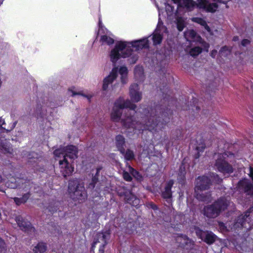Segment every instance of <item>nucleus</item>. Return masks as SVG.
Returning a JSON list of instances; mask_svg holds the SVG:
<instances>
[{
  "instance_id": "obj_1",
  "label": "nucleus",
  "mask_w": 253,
  "mask_h": 253,
  "mask_svg": "<svg viewBox=\"0 0 253 253\" xmlns=\"http://www.w3.org/2000/svg\"><path fill=\"white\" fill-rule=\"evenodd\" d=\"M136 105L130 100H125L120 97L114 103L111 115V119L115 122L121 121L122 126L126 128H132L141 130L148 129L152 132H158L164 129L166 123L161 121L156 109H152L146 117H141L142 121L136 120L138 113L135 111Z\"/></svg>"
},
{
  "instance_id": "obj_2",
  "label": "nucleus",
  "mask_w": 253,
  "mask_h": 253,
  "mask_svg": "<svg viewBox=\"0 0 253 253\" xmlns=\"http://www.w3.org/2000/svg\"><path fill=\"white\" fill-rule=\"evenodd\" d=\"M148 46V40L147 38L131 42H120L116 43L115 47L112 50L110 53L111 60L115 64L121 57L126 58L131 56L128 61L130 63L134 64L137 60L138 57L133 52L131 47L138 50Z\"/></svg>"
},
{
  "instance_id": "obj_3",
  "label": "nucleus",
  "mask_w": 253,
  "mask_h": 253,
  "mask_svg": "<svg viewBox=\"0 0 253 253\" xmlns=\"http://www.w3.org/2000/svg\"><path fill=\"white\" fill-rule=\"evenodd\" d=\"M175 3H178L186 7L188 10H193L195 6L207 12H214L218 8L216 3H210L207 0H198L196 3L192 0H172Z\"/></svg>"
},
{
  "instance_id": "obj_4",
  "label": "nucleus",
  "mask_w": 253,
  "mask_h": 253,
  "mask_svg": "<svg viewBox=\"0 0 253 253\" xmlns=\"http://www.w3.org/2000/svg\"><path fill=\"white\" fill-rule=\"evenodd\" d=\"M229 201L225 197H221L213 204L207 206L204 209V214L209 218H215L220 213L227 209Z\"/></svg>"
},
{
  "instance_id": "obj_5",
  "label": "nucleus",
  "mask_w": 253,
  "mask_h": 253,
  "mask_svg": "<svg viewBox=\"0 0 253 253\" xmlns=\"http://www.w3.org/2000/svg\"><path fill=\"white\" fill-rule=\"evenodd\" d=\"M68 189L71 197L74 200L83 201L87 198L84 184L77 179L69 181Z\"/></svg>"
},
{
  "instance_id": "obj_6",
  "label": "nucleus",
  "mask_w": 253,
  "mask_h": 253,
  "mask_svg": "<svg viewBox=\"0 0 253 253\" xmlns=\"http://www.w3.org/2000/svg\"><path fill=\"white\" fill-rule=\"evenodd\" d=\"M215 163L214 168L224 174L230 173L233 172L232 166L225 160L224 155L218 154L214 156Z\"/></svg>"
},
{
  "instance_id": "obj_7",
  "label": "nucleus",
  "mask_w": 253,
  "mask_h": 253,
  "mask_svg": "<svg viewBox=\"0 0 253 253\" xmlns=\"http://www.w3.org/2000/svg\"><path fill=\"white\" fill-rule=\"evenodd\" d=\"M110 234L108 231L98 233L94 238L92 248H94L97 244H100L99 253H104V247L107 244L108 241L110 239Z\"/></svg>"
},
{
  "instance_id": "obj_8",
  "label": "nucleus",
  "mask_w": 253,
  "mask_h": 253,
  "mask_svg": "<svg viewBox=\"0 0 253 253\" xmlns=\"http://www.w3.org/2000/svg\"><path fill=\"white\" fill-rule=\"evenodd\" d=\"M195 232L199 238L209 245L213 244L217 239L216 236L211 231H204L197 228L196 229Z\"/></svg>"
},
{
  "instance_id": "obj_9",
  "label": "nucleus",
  "mask_w": 253,
  "mask_h": 253,
  "mask_svg": "<svg viewBox=\"0 0 253 253\" xmlns=\"http://www.w3.org/2000/svg\"><path fill=\"white\" fill-rule=\"evenodd\" d=\"M118 194L120 196H125L126 202L130 205L136 206L139 204V200L130 190L123 188V191L119 192Z\"/></svg>"
},
{
  "instance_id": "obj_10",
  "label": "nucleus",
  "mask_w": 253,
  "mask_h": 253,
  "mask_svg": "<svg viewBox=\"0 0 253 253\" xmlns=\"http://www.w3.org/2000/svg\"><path fill=\"white\" fill-rule=\"evenodd\" d=\"M211 180L206 176L199 177L196 180L195 191L198 192V190L201 191L207 190L211 184Z\"/></svg>"
},
{
  "instance_id": "obj_11",
  "label": "nucleus",
  "mask_w": 253,
  "mask_h": 253,
  "mask_svg": "<svg viewBox=\"0 0 253 253\" xmlns=\"http://www.w3.org/2000/svg\"><path fill=\"white\" fill-rule=\"evenodd\" d=\"M60 171L62 175L66 177L71 175L74 171V168L72 167L65 158L63 160L59 161Z\"/></svg>"
},
{
  "instance_id": "obj_12",
  "label": "nucleus",
  "mask_w": 253,
  "mask_h": 253,
  "mask_svg": "<svg viewBox=\"0 0 253 253\" xmlns=\"http://www.w3.org/2000/svg\"><path fill=\"white\" fill-rule=\"evenodd\" d=\"M139 90L138 85L136 84H132L129 87V96L134 102H138L142 98V93Z\"/></svg>"
},
{
  "instance_id": "obj_13",
  "label": "nucleus",
  "mask_w": 253,
  "mask_h": 253,
  "mask_svg": "<svg viewBox=\"0 0 253 253\" xmlns=\"http://www.w3.org/2000/svg\"><path fill=\"white\" fill-rule=\"evenodd\" d=\"M250 212H246L244 214H241L238 217V218L233 225L234 229L241 228L246 227V223H249L250 221L249 217Z\"/></svg>"
},
{
  "instance_id": "obj_14",
  "label": "nucleus",
  "mask_w": 253,
  "mask_h": 253,
  "mask_svg": "<svg viewBox=\"0 0 253 253\" xmlns=\"http://www.w3.org/2000/svg\"><path fill=\"white\" fill-rule=\"evenodd\" d=\"M15 221L20 228L24 231H34V229L32 227L30 222L27 220L24 219L21 216H18L15 217Z\"/></svg>"
},
{
  "instance_id": "obj_15",
  "label": "nucleus",
  "mask_w": 253,
  "mask_h": 253,
  "mask_svg": "<svg viewBox=\"0 0 253 253\" xmlns=\"http://www.w3.org/2000/svg\"><path fill=\"white\" fill-rule=\"evenodd\" d=\"M176 240L181 247L187 249L191 248L193 246V241L184 235L177 236Z\"/></svg>"
},
{
  "instance_id": "obj_16",
  "label": "nucleus",
  "mask_w": 253,
  "mask_h": 253,
  "mask_svg": "<svg viewBox=\"0 0 253 253\" xmlns=\"http://www.w3.org/2000/svg\"><path fill=\"white\" fill-rule=\"evenodd\" d=\"M118 75V68L114 67L110 75L103 80L102 88L104 90L107 89L108 85L111 84L117 78Z\"/></svg>"
},
{
  "instance_id": "obj_17",
  "label": "nucleus",
  "mask_w": 253,
  "mask_h": 253,
  "mask_svg": "<svg viewBox=\"0 0 253 253\" xmlns=\"http://www.w3.org/2000/svg\"><path fill=\"white\" fill-rule=\"evenodd\" d=\"M173 184L172 180H169L165 188L164 191L162 192V197L166 200L168 203H171V198L172 196L171 187Z\"/></svg>"
},
{
  "instance_id": "obj_18",
  "label": "nucleus",
  "mask_w": 253,
  "mask_h": 253,
  "mask_svg": "<svg viewBox=\"0 0 253 253\" xmlns=\"http://www.w3.org/2000/svg\"><path fill=\"white\" fill-rule=\"evenodd\" d=\"M65 152V158L69 157L71 159H74L77 157L78 149L74 145H69L64 147Z\"/></svg>"
},
{
  "instance_id": "obj_19",
  "label": "nucleus",
  "mask_w": 253,
  "mask_h": 253,
  "mask_svg": "<svg viewBox=\"0 0 253 253\" xmlns=\"http://www.w3.org/2000/svg\"><path fill=\"white\" fill-rule=\"evenodd\" d=\"M19 183V189L25 191L29 190L33 185V183L30 180L24 178H17L16 181Z\"/></svg>"
},
{
  "instance_id": "obj_20",
  "label": "nucleus",
  "mask_w": 253,
  "mask_h": 253,
  "mask_svg": "<svg viewBox=\"0 0 253 253\" xmlns=\"http://www.w3.org/2000/svg\"><path fill=\"white\" fill-rule=\"evenodd\" d=\"M240 185L244 189L245 192L248 195H253V183L248 180L245 179L240 182Z\"/></svg>"
},
{
  "instance_id": "obj_21",
  "label": "nucleus",
  "mask_w": 253,
  "mask_h": 253,
  "mask_svg": "<svg viewBox=\"0 0 253 253\" xmlns=\"http://www.w3.org/2000/svg\"><path fill=\"white\" fill-rule=\"evenodd\" d=\"M126 144L125 138L121 135H118L116 137V145L121 154L125 153V146Z\"/></svg>"
},
{
  "instance_id": "obj_22",
  "label": "nucleus",
  "mask_w": 253,
  "mask_h": 253,
  "mask_svg": "<svg viewBox=\"0 0 253 253\" xmlns=\"http://www.w3.org/2000/svg\"><path fill=\"white\" fill-rule=\"evenodd\" d=\"M160 26L159 22L157 29L153 34L152 40L153 42V44L155 45L160 44L163 39L162 35L161 34Z\"/></svg>"
},
{
  "instance_id": "obj_23",
  "label": "nucleus",
  "mask_w": 253,
  "mask_h": 253,
  "mask_svg": "<svg viewBox=\"0 0 253 253\" xmlns=\"http://www.w3.org/2000/svg\"><path fill=\"white\" fill-rule=\"evenodd\" d=\"M195 192L196 193V197L199 201L207 202L211 201V195L210 193H204V191H200V190H198V192Z\"/></svg>"
},
{
  "instance_id": "obj_24",
  "label": "nucleus",
  "mask_w": 253,
  "mask_h": 253,
  "mask_svg": "<svg viewBox=\"0 0 253 253\" xmlns=\"http://www.w3.org/2000/svg\"><path fill=\"white\" fill-rule=\"evenodd\" d=\"M47 250V246L43 242H39L33 246V252L34 253H44Z\"/></svg>"
},
{
  "instance_id": "obj_25",
  "label": "nucleus",
  "mask_w": 253,
  "mask_h": 253,
  "mask_svg": "<svg viewBox=\"0 0 253 253\" xmlns=\"http://www.w3.org/2000/svg\"><path fill=\"white\" fill-rule=\"evenodd\" d=\"M101 169L102 167H98L96 169L95 175L92 176L91 181L88 184V188L93 189L95 187V184L98 180V173Z\"/></svg>"
},
{
  "instance_id": "obj_26",
  "label": "nucleus",
  "mask_w": 253,
  "mask_h": 253,
  "mask_svg": "<svg viewBox=\"0 0 253 253\" xmlns=\"http://www.w3.org/2000/svg\"><path fill=\"white\" fill-rule=\"evenodd\" d=\"M30 195V193L27 192L24 194L21 198L15 197L13 198V200L17 205H20L22 204L25 203L29 198Z\"/></svg>"
},
{
  "instance_id": "obj_27",
  "label": "nucleus",
  "mask_w": 253,
  "mask_h": 253,
  "mask_svg": "<svg viewBox=\"0 0 253 253\" xmlns=\"http://www.w3.org/2000/svg\"><path fill=\"white\" fill-rule=\"evenodd\" d=\"M119 73L121 75V80L123 84L126 83L127 69L126 67H121L119 69Z\"/></svg>"
},
{
  "instance_id": "obj_28",
  "label": "nucleus",
  "mask_w": 253,
  "mask_h": 253,
  "mask_svg": "<svg viewBox=\"0 0 253 253\" xmlns=\"http://www.w3.org/2000/svg\"><path fill=\"white\" fill-rule=\"evenodd\" d=\"M126 161H131L134 158V154L133 151L128 149L126 151L125 150V153L122 154Z\"/></svg>"
},
{
  "instance_id": "obj_29",
  "label": "nucleus",
  "mask_w": 253,
  "mask_h": 253,
  "mask_svg": "<svg viewBox=\"0 0 253 253\" xmlns=\"http://www.w3.org/2000/svg\"><path fill=\"white\" fill-rule=\"evenodd\" d=\"M60 205V204L59 202H55L53 203L50 204L47 209L49 212H50L51 213H54L57 211L58 210H59V207Z\"/></svg>"
},
{
  "instance_id": "obj_30",
  "label": "nucleus",
  "mask_w": 253,
  "mask_h": 253,
  "mask_svg": "<svg viewBox=\"0 0 253 253\" xmlns=\"http://www.w3.org/2000/svg\"><path fill=\"white\" fill-rule=\"evenodd\" d=\"M17 180V179H11L10 180H8L6 183V185L8 188H11V189H15V188H18L19 189V183H18V182L16 181Z\"/></svg>"
},
{
  "instance_id": "obj_31",
  "label": "nucleus",
  "mask_w": 253,
  "mask_h": 253,
  "mask_svg": "<svg viewBox=\"0 0 253 253\" xmlns=\"http://www.w3.org/2000/svg\"><path fill=\"white\" fill-rule=\"evenodd\" d=\"M100 41L102 43H106L108 45L112 44L114 42V40L113 38L107 36L106 35H102L101 36Z\"/></svg>"
},
{
  "instance_id": "obj_32",
  "label": "nucleus",
  "mask_w": 253,
  "mask_h": 253,
  "mask_svg": "<svg viewBox=\"0 0 253 253\" xmlns=\"http://www.w3.org/2000/svg\"><path fill=\"white\" fill-rule=\"evenodd\" d=\"M177 28L179 31H182L185 26V21L181 17H178L176 19Z\"/></svg>"
},
{
  "instance_id": "obj_33",
  "label": "nucleus",
  "mask_w": 253,
  "mask_h": 253,
  "mask_svg": "<svg viewBox=\"0 0 253 253\" xmlns=\"http://www.w3.org/2000/svg\"><path fill=\"white\" fill-rule=\"evenodd\" d=\"M53 154L54 156L56 157H61V156H62L64 158V159L65 158V152L64 151V147L56 149L54 151Z\"/></svg>"
},
{
  "instance_id": "obj_34",
  "label": "nucleus",
  "mask_w": 253,
  "mask_h": 253,
  "mask_svg": "<svg viewBox=\"0 0 253 253\" xmlns=\"http://www.w3.org/2000/svg\"><path fill=\"white\" fill-rule=\"evenodd\" d=\"M202 51V49L198 46L192 48L190 50V54L193 57L199 55Z\"/></svg>"
},
{
  "instance_id": "obj_35",
  "label": "nucleus",
  "mask_w": 253,
  "mask_h": 253,
  "mask_svg": "<svg viewBox=\"0 0 253 253\" xmlns=\"http://www.w3.org/2000/svg\"><path fill=\"white\" fill-rule=\"evenodd\" d=\"M193 21L204 26L207 30H209L210 29V28L207 25L206 21L204 20V19L201 18H194L193 19Z\"/></svg>"
},
{
  "instance_id": "obj_36",
  "label": "nucleus",
  "mask_w": 253,
  "mask_h": 253,
  "mask_svg": "<svg viewBox=\"0 0 253 253\" xmlns=\"http://www.w3.org/2000/svg\"><path fill=\"white\" fill-rule=\"evenodd\" d=\"M127 166V170L129 173H130L134 177L138 179L139 177H140L139 172L135 170L133 168H132L130 165H128V164H126Z\"/></svg>"
},
{
  "instance_id": "obj_37",
  "label": "nucleus",
  "mask_w": 253,
  "mask_h": 253,
  "mask_svg": "<svg viewBox=\"0 0 253 253\" xmlns=\"http://www.w3.org/2000/svg\"><path fill=\"white\" fill-rule=\"evenodd\" d=\"M231 52V49L227 46L222 47L219 51V53L221 56H226Z\"/></svg>"
},
{
  "instance_id": "obj_38",
  "label": "nucleus",
  "mask_w": 253,
  "mask_h": 253,
  "mask_svg": "<svg viewBox=\"0 0 253 253\" xmlns=\"http://www.w3.org/2000/svg\"><path fill=\"white\" fill-rule=\"evenodd\" d=\"M185 37L186 38H187L188 37H190L191 38H194L196 33V32L192 30H188L184 33Z\"/></svg>"
},
{
  "instance_id": "obj_39",
  "label": "nucleus",
  "mask_w": 253,
  "mask_h": 253,
  "mask_svg": "<svg viewBox=\"0 0 253 253\" xmlns=\"http://www.w3.org/2000/svg\"><path fill=\"white\" fill-rule=\"evenodd\" d=\"M123 177L127 181H130L132 179V177L130 176V174L129 173L128 171H124L123 172Z\"/></svg>"
},
{
  "instance_id": "obj_40",
  "label": "nucleus",
  "mask_w": 253,
  "mask_h": 253,
  "mask_svg": "<svg viewBox=\"0 0 253 253\" xmlns=\"http://www.w3.org/2000/svg\"><path fill=\"white\" fill-rule=\"evenodd\" d=\"M6 251V245L4 241L0 238V253Z\"/></svg>"
},
{
  "instance_id": "obj_41",
  "label": "nucleus",
  "mask_w": 253,
  "mask_h": 253,
  "mask_svg": "<svg viewBox=\"0 0 253 253\" xmlns=\"http://www.w3.org/2000/svg\"><path fill=\"white\" fill-rule=\"evenodd\" d=\"M211 177H213V178L212 179V180H214L215 181V182H216L217 183H219L222 181V179L219 178L218 177V175L216 174L212 173V175L211 176Z\"/></svg>"
},
{
  "instance_id": "obj_42",
  "label": "nucleus",
  "mask_w": 253,
  "mask_h": 253,
  "mask_svg": "<svg viewBox=\"0 0 253 253\" xmlns=\"http://www.w3.org/2000/svg\"><path fill=\"white\" fill-rule=\"evenodd\" d=\"M219 227L220 229L222 231H226L227 230L226 227L223 222L219 223Z\"/></svg>"
},
{
  "instance_id": "obj_43",
  "label": "nucleus",
  "mask_w": 253,
  "mask_h": 253,
  "mask_svg": "<svg viewBox=\"0 0 253 253\" xmlns=\"http://www.w3.org/2000/svg\"><path fill=\"white\" fill-rule=\"evenodd\" d=\"M2 148L3 149V152L5 153L12 154V149L10 147L6 148L3 146Z\"/></svg>"
},
{
  "instance_id": "obj_44",
  "label": "nucleus",
  "mask_w": 253,
  "mask_h": 253,
  "mask_svg": "<svg viewBox=\"0 0 253 253\" xmlns=\"http://www.w3.org/2000/svg\"><path fill=\"white\" fill-rule=\"evenodd\" d=\"M205 148V146L202 144L201 146H198L197 147V150L198 151V153L200 152H202Z\"/></svg>"
},
{
  "instance_id": "obj_45",
  "label": "nucleus",
  "mask_w": 253,
  "mask_h": 253,
  "mask_svg": "<svg viewBox=\"0 0 253 253\" xmlns=\"http://www.w3.org/2000/svg\"><path fill=\"white\" fill-rule=\"evenodd\" d=\"M250 43V41L247 39H244L242 41L241 44L243 46H245L249 44Z\"/></svg>"
},
{
  "instance_id": "obj_46",
  "label": "nucleus",
  "mask_w": 253,
  "mask_h": 253,
  "mask_svg": "<svg viewBox=\"0 0 253 253\" xmlns=\"http://www.w3.org/2000/svg\"><path fill=\"white\" fill-rule=\"evenodd\" d=\"M166 9L167 11H169L170 12H173V8L169 4H167L166 6Z\"/></svg>"
},
{
  "instance_id": "obj_47",
  "label": "nucleus",
  "mask_w": 253,
  "mask_h": 253,
  "mask_svg": "<svg viewBox=\"0 0 253 253\" xmlns=\"http://www.w3.org/2000/svg\"><path fill=\"white\" fill-rule=\"evenodd\" d=\"M69 91L72 93L71 96H74L76 95H83V94L81 92H76L72 90L69 89Z\"/></svg>"
},
{
  "instance_id": "obj_48",
  "label": "nucleus",
  "mask_w": 253,
  "mask_h": 253,
  "mask_svg": "<svg viewBox=\"0 0 253 253\" xmlns=\"http://www.w3.org/2000/svg\"><path fill=\"white\" fill-rule=\"evenodd\" d=\"M37 156V154L34 153V152H32L31 153H30L28 154V155L27 156V158L28 159H32L33 158H35V156Z\"/></svg>"
},
{
  "instance_id": "obj_49",
  "label": "nucleus",
  "mask_w": 253,
  "mask_h": 253,
  "mask_svg": "<svg viewBox=\"0 0 253 253\" xmlns=\"http://www.w3.org/2000/svg\"><path fill=\"white\" fill-rule=\"evenodd\" d=\"M101 20L99 18V31H98V32L99 33H100L102 31H104V29H103V26L101 25Z\"/></svg>"
},
{
  "instance_id": "obj_50",
  "label": "nucleus",
  "mask_w": 253,
  "mask_h": 253,
  "mask_svg": "<svg viewBox=\"0 0 253 253\" xmlns=\"http://www.w3.org/2000/svg\"><path fill=\"white\" fill-rule=\"evenodd\" d=\"M249 171H250V173H249L250 176L252 178V179L253 180V168H252L251 167L250 168Z\"/></svg>"
},
{
  "instance_id": "obj_51",
  "label": "nucleus",
  "mask_w": 253,
  "mask_h": 253,
  "mask_svg": "<svg viewBox=\"0 0 253 253\" xmlns=\"http://www.w3.org/2000/svg\"><path fill=\"white\" fill-rule=\"evenodd\" d=\"M17 124V122H15L12 125V126L11 127V128L10 129H6V131H10L11 130L13 129L15 126H16V125Z\"/></svg>"
},
{
  "instance_id": "obj_52",
  "label": "nucleus",
  "mask_w": 253,
  "mask_h": 253,
  "mask_svg": "<svg viewBox=\"0 0 253 253\" xmlns=\"http://www.w3.org/2000/svg\"><path fill=\"white\" fill-rule=\"evenodd\" d=\"M139 71L140 72L142 71V68L141 67L136 68L134 70L135 74H136L137 71Z\"/></svg>"
},
{
  "instance_id": "obj_53",
  "label": "nucleus",
  "mask_w": 253,
  "mask_h": 253,
  "mask_svg": "<svg viewBox=\"0 0 253 253\" xmlns=\"http://www.w3.org/2000/svg\"><path fill=\"white\" fill-rule=\"evenodd\" d=\"M216 53V50H212L211 53V56H212V57L214 58L215 57Z\"/></svg>"
},
{
  "instance_id": "obj_54",
  "label": "nucleus",
  "mask_w": 253,
  "mask_h": 253,
  "mask_svg": "<svg viewBox=\"0 0 253 253\" xmlns=\"http://www.w3.org/2000/svg\"><path fill=\"white\" fill-rule=\"evenodd\" d=\"M213 1H216L220 3H226V1L224 0H213Z\"/></svg>"
},
{
  "instance_id": "obj_55",
  "label": "nucleus",
  "mask_w": 253,
  "mask_h": 253,
  "mask_svg": "<svg viewBox=\"0 0 253 253\" xmlns=\"http://www.w3.org/2000/svg\"><path fill=\"white\" fill-rule=\"evenodd\" d=\"M4 123V121L0 118V126H2Z\"/></svg>"
},
{
  "instance_id": "obj_56",
  "label": "nucleus",
  "mask_w": 253,
  "mask_h": 253,
  "mask_svg": "<svg viewBox=\"0 0 253 253\" xmlns=\"http://www.w3.org/2000/svg\"><path fill=\"white\" fill-rule=\"evenodd\" d=\"M151 207L154 210H156V209H157V206L155 205H154V204H152L151 205Z\"/></svg>"
},
{
  "instance_id": "obj_57",
  "label": "nucleus",
  "mask_w": 253,
  "mask_h": 253,
  "mask_svg": "<svg viewBox=\"0 0 253 253\" xmlns=\"http://www.w3.org/2000/svg\"><path fill=\"white\" fill-rule=\"evenodd\" d=\"M238 40H239V38H238V37H237V36H235V37H234V38H233V40L234 41H238Z\"/></svg>"
},
{
  "instance_id": "obj_58",
  "label": "nucleus",
  "mask_w": 253,
  "mask_h": 253,
  "mask_svg": "<svg viewBox=\"0 0 253 253\" xmlns=\"http://www.w3.org/2000/svg\"><path fill=\"white\" fill-rule=\"evenodd\" d=\"M4 0H0V5L2 3Z\"/></svg>"
},
{
  "instance_id": "obj_59",
  "label": "nucleus",
  "mask_w": 253,
  "mask_h": 253,
  "mask_svg": "<svg viewBox=\"0 0 253 253\" xmlns=\"http://www.w3.org/2000/svg\"><path fill=\"white\" fill-rule=\"evenodd\" d=\"M2 181V178L0 176V183Z\"/></svg>"
},
{
  "instance_id": "obj_60",
  "label": "nucleus",
  "mask_w": 253,
  "mask_h": 253,
  "mask_svg": "<svg viewBox=\"0 0 253 253\" xmlns=\"http://www.w3.org/2000/svg\"><path fill=\"white\" fill-rule=\"evenodd\" d=\"M106 30V34H107L109 33V32L107 30Z\"/></svg>"
},
{
  "instance_id": "obj_61",
  "label": "nucleus",
  "mask_w": 253,
  "mask_h": 253,
  "mask_svg": "<svg viewBox=\"0 0 253 253\" xmlns=\"http://www.w3.org/2000/svg\"><path fill=\"white\" fill-rule=\"evenodd\" d=\"M147 111H146V110H144V113H146L147 112Z\"/></svg>"
},
{
  "instance_id": "obj_62",
  "label": "nucleus",
  "mask_w": 253,
  "mask_h": 253,
  "mask_svg": "<svg viewBox=\"0 0 253 253\" xmlns=\"http://www.w3.org/2000/svg\"><path fill=\"white\" fill-rule=\"evenodd\" d=\"M2 128L4 129H5V128L3 127H2Z\"/></svg>"
},
{
  "instance_id": "obj_63",
  "label": "nucleus",
  "mask_w": 253,
  "mask_h": 253,
  "mask_svg": "<svg viewBox=\"0 0 253 253\" xmlns=\"http://www.w3.org/2000/svg\"><path fill=\"white\" fill-rule=\"evenodd\" d=\"M2 128L4 129H5V128L3 127H2Z\"/></svg>"
},
{
  "instance_id": "obj_64",
  "label": "nucleus",
  "mask_w": 253,
  "mask_h": 253,
  "mask_svg": "<svg viewBox=\"0 0 253 253\" xmlns=\"http://www.w3.org/2000/svg\"><path fill=\"white\" fill-rule=\"evenodd\" d=\"M2 128L4 129H5V128L3 127H2Z\"/></svg>"
}]
</instances>
